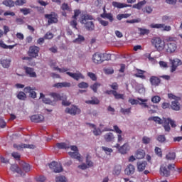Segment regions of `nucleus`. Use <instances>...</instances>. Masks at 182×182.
<instances>
[{
	"instance_id": "1",
	"label": "nucleus",
	"mask_w": 182,
	"mask_h": 182,
	"mask_svg": "<svg viewBox=\"0 0 182 182\" xmlns=\"http://www.w3.org/2000/svg\"><path fill=\"white\" fill-rule=\"evenodd\" d=\"M93 19V16L90 15H83L81 16V23H85V28L88 31H93L95 29V24H93V21H92Z\"/></svg>"
},
{
	"instance_id": "2",
	"label": "nucleus",
	"mask_w": 182,
	"mask_h": 182,
	"mask_svg": "<svg viewBox=\"0 0 182 182\" xmlns=\"http://www.w3.org/2000/svg\"><path fill=\"white\" fill-rule=\"evenodd\" d=\"M176 165L174 164H165L161 166L160 174L164 177H168L170 176V171L175 168Z\"/></svg>"
},
{
	"instance_id": "3",
	"label": "nucleus",
	"mask_w": 182,
	"mask_h": 182,
	"mask_svg": "<svg viewBox=\"0 0 182 182\" xmlns=\"http://www.w3.org/2000/svg\"><path fill=\"white\" fill-rule=\"evenodd\" d=\"M151 43L159 51L163 50L166 48V43L159 37L152 38Z\"/></svg>"
},
{
	"instance_id": "4",
	"label": "nucleus",
	"mask_w": 182,
	"mask_h": 182,
	"mask_svg": "<svg viewBox=\"0 0 182 182\" xmlns=\"http://www.w3.org/2000/svg\"><path fill=\"white\" fill-rule=\"evenodd\" d=\"M150 28L160 29L162 32H170L171 31V26H166L164 23H151Z\"/></svg>"
},
{
	"instance_id": "5",
	"label": "nucleus",
	"mask_w": 182,
	"mask_h": 182,
	"mask_svg": "<svg viewBox=\"0 0 182 182\" xmlns=\"http://www.w3.org/2000/svg\"><path fill=\"white\" fill-rule=\"evenodd\" d=\"M41 50V48L36 46H30L28 55L30 56V58H36L38 56H39V51Z\"/></svg>"
},
{
	"instance_id": "6",
	"label": "nucleus",
	"mask_w": 182,
	"mask_h": 182,
	"mask_svg": "<svg viewBox=\"0 0 182 182\" xmlns=\"http://www.w3.org/2000/svg\"><path fill=\"white\" fill-rule=\"evenodd\" d=\"M49 167L50 170H53L54 171V173H62V171H63L62 164L55 161L51 162L49 164Z\"/></svg>"
},
{
	"instance_id": "7",
	"label": "nucleus",
	"mask_w": 182,
	"mask_h": 182,
	"mask_svg": "<svg viewBox=\"0 0 182 182\" xmlns=\"http://www.w3.org/2000/svg\"><path fill=\"white\" fill-rule=\"evenodd\" d=\"M169 60L171 65V73H173V72H176V70H177V68H178V66H181L182 65V62L178 58L170 59Z\"/></svg>"
},
{
	"instance_id": "8",
	"label": "nucleus",
	"mask_w": 182,
	"mask_h": 182,
	"mask_svg": "<svg viewBox=\"0 0 182 182\" xmlns=\"http://www.w3.org/2000/svg\"><path fill=\"white\" fill-rule=\"evenodd\" d=\"M65 112L68 114H71L72 116H76V114H80V109L75 105H72L70 107H67Z\"/></svg>"
},
{
	"instance_id": "9",
	"label": "nucleus",
	"mask_w": 182,
	"mask_h": 182,
	"mask_svg": "<svg viewBox=\"0 0 182 182\" xmlns=\"http://www.w3.org/2000/svg\"><path fill=\"white\" fill-rule=\"evenodd\" d=\"M103 139L106 143H114L116 136L113 132H107L103 135Z\"/></svg>"
},
{
	"instance_id": "10",
	"label": "nucleus",
	"mask_w": 182,
	"mask_h": 182,
	"mask_svg": "<svg viewBox=\"0 0 182 182\" xmlns=\"http://www.w3.org/2000/svg\"><path fill=\"white\" fill-rule=\"evenodd\" d=\"M44 16L46 19H48V25L58 23V16L55 13H51L50 14H45Z\"/></svg>"
},
{
	"instance_id": "11",
	"label": "nucleus",
	"mask_w": 182,
	"mask_h": 182,
	"mask_svg": "<svg viewBox=\"0 0 182 182\" xmlns=\"http://www.w3.org/2000/svg\"><path fill=\"white\" fill-rule=\"evenodd\" d=\"M177 50V42H169L166 43V52L174 53Z\"/></svg>"
},
{
	"instance_id": "12",
	"label": "nucleus",
	"mask_w": 182,
	"mask_h": 182,
	"mask_svg": "<svg viewBox=\"0 0 182 182\" xmlns=\"http://www.w3.org/2000/svg\"><path fill=\"white\" fill-rule=\"evenodd\" d=\"M92 61L96 65H100V63H103V58H102V53H95L92 55Z\"/></svg>"
},
{
	"instance_id": "13",
	"label": "nucleus",
	"mask_w": 182,
	"mask_h": 182,
	"mask_svg": "<svg viewBox=\"0 0 182 182\" xmlns=\"http://www.w3.org/2000/svg\"><path fill=\"white\" fill-rule=\"evenodd\" d=\"M14 149L17 150H23V149H35V145L33 144H14Z\"/></svg>"
},
{
	"instance_id": "14",
	"label": "nucleus",
	"mask_w": 182,
	"mask_h": 182,
	"mask_svg": "<svg viewBox=\"0 0 182 182\" xmlns=\"http://www.w3.org/2000/svg\"><path fill=\"white\" fill-rule=\"evenodd\" d=\"M66 75L70 76V77H72L75 80H79V79H85V76L80 73H70V72H67Z\"/></svg>"
},
{
	"instance_id": "15",
	"label": "nucleus",
	"mask_w": 182,
	"mask_h": 182,
	"mask_svg": "<svg viewBox=\"0 0 182 182\" xmlns=\"http://www.w3.org/2000/svg\"><path fill=\"white\" fill-rule=\"evenodd\" d=\"M31 120L34 123H42L45 120V117L42 114H34L31 117Z\"/></svg>"
},
{
	"instance_id": "16",
	"label": "nucleus",
	"mask_w": 182,
	"mask_h": 182,
	"mask_svg": "<svg viewBox=\"0 0 182 182\" xmlns=\"http://www.w3.org/2000/svg\"><path fill=\"white\" fill-rule=\"evenodd\" d=\"M23 90L25 93H30V97H32V99H36V92L34 91L35 88L26 87Z\"/></svg>"
},
{
	"instance_id": "17",
	"label": "nucleus",
	"mask_w": 182,
	"mask_h": 182,
	"mask_svg": "<svg viewBox=\"0 0 182 182\" xmlns=\"http://www.w3.org/2000/svg\"><path fill=\"white\" fill-rule=\"evenodd\" d=\"M72 83L69 82H62L55 83L53 87H57V89H62V87H71Z\"/></svg>"
},
{
	"instance_id": "18",
	"label": "nucleus",
	"mask_w": 182,
	"mask_h": 182,
	"mask_svg": "<svg viewBox=\"0 0 182 182\" xmlns=\"http://www.w3.org/2000/svg\"><path fill=\"white\" fill-rule=\"evenodd\" d=\"M166 161H165L166 164H171L170 161H173V160H176V153L169 152L166 155Z\"/></svg>"
},
{
	"instance_id": "19",
	"label": "nucleus",
	"mask_w": 182,
	"mask_h": 182,
	"mask_svg": "<svg viewBox=\"0 0 182 182\" xmlns=\"http://www.w3.org/2000/svg\"><path fill=\"white\" fill-rule=\"evenodd\" d=\"M10 170L13 171V173H17L20 174V176H23V173L22 172V169L19 168V166L16 164H13L10 167Z\"/></svg>"
},
{
	"instance_id": "20",
	"label": "nucleus",
	"mask_w": 182,
	"mask_h": 182,
	"mask_svg": "<svg viewBox=\"0 0 182 182\" xmlns=\"http://www.w3.org/2000/svg\"><path fill=\"white\" fill-rule=\"evenodd\" d=\"M135 168L134 166L129 164L127 166V167L124 170L125 174L127 176H132V174H134Z\"/></svg>"
},
{
	"instance_id": "21",
	"label": "nucleus",
	"mask_w": 182,
	"mask_h": 182,
	"mask_svg": "<svg viewBox=\"0 0 182 182\" xmlns=\"http://www.w3.org/2000/svg\"><path fill=\"white\" fill-rule=\"evenodd\" d=\"M19 166L26 173H28V171H31V166L29 165V164H26L25 161H21L19 163Z\"/></svg>"
},
{
	"instance_id": "22",
	"label": "nucleus",
	"mask_w": 182,
	"mask_h": 182,
	"mask_svg": "<svg viewBox=\"0 0 182 182\" xmlns=\"http://www.w3.org/2000/svg\"><path fill=\"white\" fill-rule=\"evenodd\" d=\"M24 70H26V73L30 77H36V73H35L33 68L25 67Z\"/></svg>"
},
{
	"instance_id": "23",
	"label": "nucleus",
	"mask_w": 182,
	"mask_h": 182,
	"mask_svg": "<svg viewBox=\"0 0 182 182\" xmlns=\"http://www.w3.org/2000/svg\"><path fill=\"white\" fill-rule=\"evenodd\" d=\"M90 127H92V129H93V134L94 136H100L102 135V129H100V128H97L96 127V125L93 124H90Z\"/></svg>"
},
{
	"instance_id": "24",
	"label": "nucleus",
	"mask_w": 182,
	"mask_h": 182,
	"mask_svg": "<svg viewBox=\"0 0 182 182\" xmlns=\"http://www.w3.org/2000/svg\"><path fill=\"white\" fill-rule=\"evenodd\" d=\"M130 150V146L127 143L124 144L122 146L119 148V153L121 154H126Z\"/></svg>"
},
{
	"instance_id": "25",
	"label": "nucleus",
	"mask_w": 182,
	"mask_h": 182,
	"mask_svg": "<svg viewBox=\"0 0 182 182\" xmlns=\"http://www.w3.org/2000/svg\"><path fill=\"white\" fill-rule=\"evenodd\" d=\"M136 166H137L138 171H139V172L144 171V170H146V167L147 166V162H146V161H139V162L137 163Z\"/></svg>"
},
{
	"instance_id": "26",
	"label": "nucleus",
	"mask_w": 182,
	"mask_h": 182,
	"mask_svg": "<svg viewBox=\"0 0 182 182\" xmlns=\"http://www.w3.org/2000/svg\"><path fill=\"white\" fill-rule=\"evenodd\" d=\"M149 81L152 86H159L160 85V79L156 76L151 77Z\"/></svg>"
},
{
	"instance_id": "27",
	"label": "nucleus",
	"mask_w": 182,
	"mask_h": 182,
	"mask_svg": "<svg viewBox=\"0 0 182 182\" xmlns=\"http://www.w3.org/2000/svg\"><path fill=\"white\" fill-rule=\"evenodd\" d=\"M112 6H114V8H118L119 9H122V8H127V6H130V5L123 3H119L117 1H113Z\"/></svg>"
},
{
	"instance_id": "28",
	"label": "nucleus",
	"mask_w": 182,
	"mask_h": 182,
	"mask_svg": "<svg viewBox=\"0 0 182 182\" xmlns=\"http://www.w3.org/2000/svg\"><path fill=\"white\" fill-rule=\"evenodd\" d=\"M164 119L166 118H163L162 119L159 117H151L148 119V120L149 121H154L156 122L158 124H163V123H164Z\"/></svg>"
},
{
	"instance_id": "29",
	"label": "nucleus",
	"mask_w": 182,
	"mask_h": 182,
	"mask_svg": "<svg viewBox=\"0 0 182 182\" xmlns=\"http://www.w3.org/2000/svg\"><path fill=\"white\" fill-rule=\"evenodd\" d=\"M68 154L73 159H76L77 160H78V161H82V157H80V154H79V151L68 152Z\"/></svg>"
},
{
	"instance_id": "30",
	"label": "nucleus",
	"mask_w": 182,
	"mask_h": 182,
	"mask_svg": "<svg viewBox=\"0 0 182 182\" xmlns=\"http://www.w3.org/2000/svg\"><path fill=\"white\" fill-rule=\"evenodd\" d=\"M2 4L9 8H14V6H15V1H14V0H4Z\"/></svg>"
},
{
	"instance_id": "31",
	"label": "nucleus",
	"mask_w": 182,
	"mask_h": 182,
	"mask_svg": "<svg viewBox=\"0 0 182 182\" xmlns=\"http://www.w3.org/2000/svg\"><path fill=\"white\" fill-rule=\"evenodd\" d=\"M87 105H99L100 101L97 97H92L91 100L85 101Z\"/></svg>"
},
{
	"instance_id": "32",
	"label": "nucleus",
	"mask_w": 182,
	"mask_h": 182,
	"mask_svg": "<svg viewBox=\"0 0 182 182\" xmlns=\"http://www.w3.org/2000/svg\"><path fill=\"white\" fill-rule=\"evenodd\" d=\"M120 173H122V166L120 165L115 166L112 171V174L114 176H119Z\"/></svg>"
},
{
	"instance_id": "33",
	"label": "nucleus",
	"mask_w": 182,
	"mask_h": 182,
	"mask_svg": "<svg viewBox=\"0 0 182 182\" xmlns=\"http://www.w3.org/2000/svg\"><path fill=\"white\" fill-rule=\"evenodd\" d=\"M138 100H139V105L142 107V109H147V107H149L147 103H146L148 102L147 99L138 98Z\"/></svg>"
},
{
	"instance_id": "34",
	"label": "nucleus",
	"mask_w": 182,
	"mask_h": 182,
	"mask_svg": "<svg viewBox=\"0 0 182 182\" xmlns=\"http://www.w3.org/2000/svg\"><path fill=\"white\" fill-rule=\"evenodd\" d=\"M11 59H4L1 60V65L4 69H8L11 66Z\"/></svg>"
},
{
	"instance_id": "35",
	"label": "nucleus",
	"mask_w": 182,
	"mask_h": 182,
	"mask_svg": "<svg viewBox=\"0 0 182 182\" xmlns=\"http://www.w3.org/2000/svg\"><path fill=\"white\" fill-rule=\"evenodd\" d=\"M171 107L173 110H180V103L178 102V100L173 101Z\"/></svg>"
},
{
	"instance_id": "36",
	"label": "nucleus",
	"mask_w": 182,
	"mask_h": 182,
	"mask_svg": "<svg viewBox=\"0 0 182 182\" xmlns=\"http://www.w3.org/2000/svg\"><path fill=\"white\" fill-rule=\"evenodd\" d=\"M101 18H103L104 19H108L111 22L114 21L113 15L110 13L107 14L104 12L102 14H101Z\"/></svg>"
},
{
	"instance_id": "37",
	"label": "nucleus",
	"mask_w": 182,
	"mask_h": 182,
	"mask_svg": "<svg viewBox=\"0 0 182 182\" xmlns=\"http://www.w3.org/2000/svg\"><path fill=\"white\" fill-rule=\"evenodd\" d=\"M136 90L141 95L146 93V88H144V85L143 84H137L136 85Z\"/></svg>"
},
{
	"instance_id": "38",
	"label": "nucleus",
	"mask_w": 182,
	"mask_h": 182,
	"mask_svg": "<svg viewBox=\"0 0 182 182\" xmlns=\"http://www.w3.org/2000/svg\"><path fill=\"white\" fill-rule=\"evenodd\" d=\"M146 0H144L142 1H139L138 4H134L133 8H134L135 9H141V8H143V6L146 5Z\"/></svg>"
},
{
	"instance_id": "39",
	"label": "nucleus",
	"mask_w": 182,
	"mask_h": 182,
	"mask_svg": "<svg viewBox=\"0 0 182 182\" xmlns=\"http://www.w3.org/2000/svg\"><path fill=\"white\" fill-rule=\"evenodd\" d=\"M40 99H42V101L43 103H46V105H50V103H52L50 99L45 97L43 93H40Z\"/></svg>"
},
{
	"instance_id": "40",
	"label": "nucleus",
	"mask_w": 182,
	"mask_h": 182,
	"mask_svg": "<svg viewBox=\"0 0 182 182\" xmlns=\"http://www.w3.org/2000/svg\"><path fill=\"white\" fill-rule=\"evenodd\" d=\"M50 67L53 68V70H58L60 73H65V72H68L67 68H60L59 67L55 66L53 64H51Z\"/></svg>"
},
{
	"instance_id": "41",
	"label": "nucleus",
	"mask_w": 182,
	"mask_h": 182,
	"mask_svg": "<svg viewBox=\"0 0 182 182\" xmlns=\"http://www.w3.org/2000/svg\"><path fill=\"white\" fill-rule=\"evenodd\" d=\"M102 86V85L99 82H95L93 85H90V89L93 90L94 93H97V89Z\"/></svg>"
},
{
	"instance_id": "42",
	"label": "nucleus",
	"mask_w": 182,
	"mask_h": 182,
	"mask_svg": "<svg viewBox=\"0 0 182 182\" xmlns=\"http://www.w3.org/2000/svg\"><path fill=\"white\" fill-rule=\"evenodd\" d=\"M145 154H146L144 153V151L139 150L136 151L135 156L136 159H144Z\"/></svg>"
},
{
	"instance_id": "43",
	"label": "nucleus",
	"mask_w": 182,
	"mask_h": 182,
	"mask_svg": "<svg viewBox=\"0 0 182 182\" xmlns=\"http://www.w3.org/2000/svg\"><path fill=\"white\" fill-rule=\"evenodd\" d=\"M130 16H132V14H118L117 16V19H118V21H122V19L130 18Z\"/></svg>"
},
{
	"instance_id": "44",
	"label": "nucleus",
	"mask_w": 182,
	"mask_h": 182,
	"mask_svg": "<svg viewBox=\"0 0 182 182\" xmlns=\"http://www.w3.org/2000/svg\"><path fill=\"white\" fill-rule=\"evenodd\" d=\"M165 124H171V127H176V122L170 118L164 119Z\"/></svg>"
},
{
	"instance_id": "45",
	"label": "nucleus",
	"mask_w": 182,
	"mask_h": 182,
	"mask_svg": "<svg viewBox=\"0 0 182 182\" xmlns=\"http://www.w3.org/2000/svg\"><path fill=\"white\" fill-rule=\"evenodd\" d=\"M56 146L58 149H69V144L62 142V143H57Z\"/></svg>"
},
{
	"instance_id": "46",
	"label": "nucleus",
	"mask_w": 182,
	"mask_h": 182,
	"mask_svg": "<svg viewBox=\"0 0 182 182\" xmlns=\"http://www.w3.org/2000/svg\"><path fill=\"white\" fill-rule=\"evenodd\" d=\"M26 92H18V94L17 95V98L19 99V100H26V94H25Z\"/></svg>"
},
{
	"instance_id": "47",
	"label": "nucleus",
	"mask_w": 182,
	"mask_h": 182,
	"mask_svg": "<svg viewBox=\"0 0 182 182\" xmlns=\"http://www.w3.org/2000/svg\"><path fill=\"white\" fill-rule=\"evenodd\" d=\"M20 12L24 15H29L32 12V9L28 8L20 9Z\"/></svg>"
},
{
	"instance_id": "48",
	"label": "nucleus",
	"mask_w": 182,
	"mask_h": 182,
	"mask_svg": "<svg viewBox=\"0 0 182 182\" xmlns=\"http://www.w3.org/2000/svg\"><path fill=\"white\" fill-rule=\"evenodd\" d=\"M85 41V37L82 36L78 35V37L73 40L74 43H81V42H83Z\"/></svg>"
},
{
	"instance_id": "49",
	"label": "nucleus",
	"mask_w": 182,
	"mask_h": 182,
	"mask_svg": "<svg viewBox=\"0 0 182 182\" xmlns=\"http://www.w3.org/2000/svg\"><path fill=\"white\" fill-rule=\"evenodd\" d=\"M25 4H26V0H16L14 2V6H22L23 5H25Z\"/></svg>"
},
{
	"instance_id": "50",
	"label": "nucleus",
	"mask_w": 182,
	"mask_h": 182,
	"mask_svg": "<svg viewBox=\"0 0 182 182\" xmlns=\"http://www.w3.org/2000/svg\"><path fill=\"white\" fill-rule=\"evenodd\" d=\"M50 97L54 99L55 101L60 100V94H58L56 92H53L50 94Z\"/></svg>"
},
{
	"instance_id": "51",
	"label": "nucleus",
	"mask_w": 182,
	"mask_h": 182,
	"mask_svg": "<svg viewBox=\"0 0 182 182\" xmlns=\"http://www.w3.org/2000/svg\"><path fill=\"white\" fill-rule=\"evenodd\" d=\"M102 62L105 60H110L112 59V55L107 53H102Z\"/></svg>"
},
{
	"instance_id": "52",
	"label": "nucleus",
	"mask_w": 182,
	"mask_h": 182,
	"mask_svg": "<svg viewBox=\"0 0 182 182\" xmlns=\"http://www.w3.org/2000/svg\"><path fill=\"white\" fill-rule=\"evenodd\" d=\"M120 112L121 113H122V114H130V113H132V108H127V109L121 108Z\"/></svg>"
},
{
	"instance_id": "53",
	"label": "nucleus",
	"mask_w": 182,
	"mask_h": 182,
	"mask_svg": "<svg viewBox=\"0 0 182 182\" xmlns=\"http://www.w3.org/2000/svg\"><path fill=\"white\" fill-rule=\"evenodd\" d=\"M79 89H87L89 87V84L85 82H82L77 85Z\"/></svg>"
},
{
	"instance_id": "54",
	"label": "nucleus",
	"mask_w": 182,
	"mask_h": 182,
	"mask_svg": "<svg viewBox=\"0 0 182 182\" xmlns=\"http://www.w3.org/2000/svg\"><path fill=\"white\" fill-rule=\"evenodd\" d=\"M161 21L164 23H166V22H171V16H167V15L163 16L162 18H161Z\"/></svg>"
},
{
	"instance_id": "55",
	"label": "nucleus",
	"mask_w": 182,
	"mask_h": 182,
	"mask_svg": "<svg viewBox=\"0 0 182 182\" xmlns=\"http://www.w3.org/2000/svg\"><path fill=\"white\" fill-rule=\"evenodd\" d=\"M56 182H68V180L66 179V177L63 176H58L55 178Z\"/></svg>"
},
{
	"instance_id": "56",
	"label": "nucleus",
	"mask_w": 182,
	"mask_h": 182,
	"mask_svg": "<svg viewBox=\"0 0 182 182\" xmlns=\"http://www.w3.org/2000/svg\"><path fill=\"white\" fill-rule=\"evenodd\" d=\"M87 167H88V168H90V167H93V161H92L90 160V159H89V156H87L86 157V164Z\"/></svg>"
},
{
	"instance_id": "57",
	"label": "nucleus",
	"mask_w": 182,
	"mask_h": 182,
	"mask_svg": "<svg viewBox=\"0 0 182 182\" xmlns=\"http://www.w3.org/2000/svg\"><path fill=\"white\" fill-rule=\"evenodd\" d=\"M144 71L139 70L138 73L136 74V77H140L141 79H146V76L144 75Z\"/></svg>"
},
{
	"instance_id": "58",
	"label": "nucleus",
	"mask_w": 182,
	"mask_h": 182,
	"mask_svg": "<svg viewBox=\"0 0 182 182\" xmlns=\"http://www.w3.org/2000/svg\"><path fill=\"white\" fill-rule=\"evenodd\" d=\"M102 150H103L106 154H110V153H113V149H112V148L102 146Z\"/></svg>"
},
{
	"instance_id": "59",
	"label": "nucleus",
	"mask_w": 182,
	"mask_h": 182,
	"mask_svg": "<svg viewBox=\"0 0 182 182\" xmlns=\"http://www.w3.org/2000/svg\"><path fill=\"white\" fill-rule=\"evenodd\" d=\"M113 129V132L117 133V134H122V133H123V131H122V129H120L117 125H114Z\"/></svg>"
},
{
	"instance_id": "60",
	"label": "nucleus",
	"mask_w": 182,
	"mask_h": 182,
	"mask_svg": "<svg viewBox=\"0 0 182 182\" xmlns=\"http://www.w3.org/2000/svg\"><path fill=\"white\" fill-rule=\"evenodd\" d=\"M151 141V138L149 136H143L142 143L144 144H149Z\"/></svg>"
},
{
	"instance_id": "61",
	"label": "nucleus",
	"mask_w": 182,
	"mask_h": 182,
	"mask_svg": "<svg viewBox=\"0 0 182 182\" xmlns=\"http://www.w3.org/2000/svg\"><path fill=\"white\" fill-rule=\"evenodd\" d=\"M156 140L159 141V143H164V141H166V136L159 135L156 138Z\"/></svg>"
},
{
	"instance_id": "62",
	"label": "nucleus",
	"mask_w": 182,
	"mask_h": 182,
	"mask_svg": "<svg viewBox=\"0 0 182 182\" xmlns=\"http://www.w3.org/2000/svg\"><path fill=\"white\" fill-rule=\"evenodd\" d=\"M160 100H161V98L159 96H154L151 98L152 103H159Z\"/></svg>"
},
{
	"instance_id": "63",
	"label": "nucleus",
	"mask_w": 182,
	"mask_h": 182,
	"mask_svg": "<svg viewBox=\"0 0 182 182\" xmlns=\"http://www.w3.org/2000/svg\"><path fill=\"white\" fill-rule=\"evenodd\" d=\"M113 96L115 99H124V95L123 94H119L116 91L113 92Z\"/></svg>"
},
{
	"instance_id": "64",
	"label": "nucleus",
	"mask_w": 182,
	"mask_h": 182,
	"mask_svg": "<svg viewBox=\"0 0 182 182\" xmlns=\"http://www.w3.org/2000/svg\"><path fill=\"white\" fill-rule=\"evenodd\" d=\"M53 33L50 32H47L44 36V39H53Z\"/></svg>"
}]
</instances>
